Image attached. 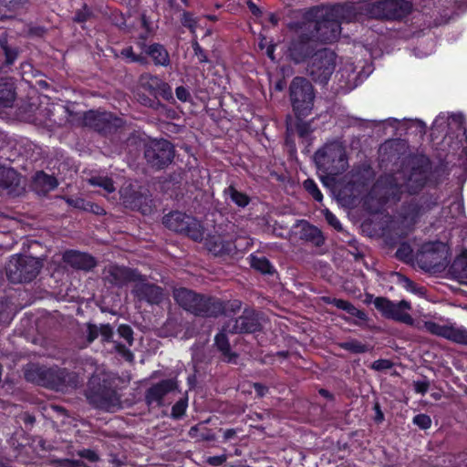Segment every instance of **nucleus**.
I'll return each instance as SVG.
<instances>
[{
	"label": "nucleus",
	"mask_w": 467,
	"mask_h": 467,
	"mask_svg": "<svg viewBox=\"0 0 467 467\" xmlns=\"http://www.w3.org/2000/svg\"><path fill=\"white\" fill-rule=\"evenodd\" d=\"M358 20L359 12L356 4L337 3L308 8L300 21L289 24V28L294 31H308L315 42L330 44L338 39L342 23Z\"/></svg>",
	"instance_id": "f257e3e1"
},
{
	"label": "nucleus",
	"mask_w": 467,
	"mask_h": 467,
	"mask_svg": "<svg viewBox=\"0 0 467 467\" xmlns=\"http://www.w3.org/2000/svg\"><path fill=\"white\" fill-rule=\"evenodd\" d=\"M24 377L27 382L55 391H67L77 389L79 384L78 374L57 365L46 366L29 363L24 368Z\"/></svg>",
	"instance_id": "f03ea898"
},
{
	"label": "nucleus",
	"mask_w": 467,
	"mask_h": 467,
	"mask_svg": "<svg viewBox=\"0 0 467 467\" xmlns=\"http://www.w3.org/2000/svg\"><path fill=\"white\" fill-rule=\"evenodd\" d=\"M117 378L110 373L94 374L90 377L86 389V398L95 409L112 411L121 407L118 392Z\"/></svg>",
	"instance_id": "7ed1b4c3"
},
{
	"label": "nucleus",
	"mask_w": 467,
	"mask_h": 467,
	"mask_svg": "<svg viewBox=\"0 0 467 467\" xmlns=\"http://www.w3.org/2000/svg\"><path fill=\"white\" fill-rule=\"evenodd\" d=\"M175 302L185 311L200 317H218L225 314L224 301L215 296L179 287L173 291Z\"/></svg>",
	"instance_id": "20e7f679"
},
{
	"label": "nucleus",
	"mask_w": 467,
	"mask_h": 467,
	"mask_svg": "<svg viewBox=\"0 0 467 467\" xmlns=\"http://www.w3.org/2000/svg\"><path fill=\"white\" fill-rule=\"evenodd\" d=\"M359 16L380 21H401L411 14L413 5L408 0H378L358 6Z\"/></svg>",
	"instance_id": "39448f33"
},
{
	"label": "nucleus",
	"mask_w": 467,
	"mask_h": 467,
	"mask_svg": "<svg viewBox=\"0 0 467 467\" xmlns=\"http://www.w3.org/2000/svg\"><path fill=\"white\" fill-rule=\"evenodd\" d=\"M403 164L408 170L403 182L405 192L410 195H416L429 182L431 170V159L424 153H410Z\"/></svg>",
	"instance_id": "423d86ee"
},
{
	"label": "nucleus",
	"mask_w": 467,
	"mask_h": 467,
	"mask_svg": "<svg viewBox=\"0 0 467 467\" xmlns=\"http://www.w3.org/2000/svg\"><path fill=\"white\" fill-rule=\"evenodd\" d=\"M316 93L306 78L295 77L289 85V100L296 119L306 118L313 110Z\"/></svg>",
	"instance_id": "0eeeda50"
},
{
	"label": "nucleus",
	"mask_w": 467,
	"mask_h": 467,
	"mask_svg": "<svg viewBox=\"0 0 467 467\" xmlns=\"http://www.w3.org/2000/svg\"><path fill=\"white\" fill-rule=\"evenodd\" d=\"M0 47L4 52L5 59L0 63V108L12 107L16 99V86L13 78L4 76L11 69V66L18 57L16 47L8 46L5 39L0 40Z\"/></svg>",
	"instance_id": "6e6552de"
},
{
	"label": "nucleus",
	"mask_w": 467,
	"mask_h": 467,
	"mask_svg": "<svg viewBox=\"0 0 467 467\" xmlns=\"http://www.w3.org/2000/svg\"><path fill=\"white\" fill-rule=\"evenodd\" d=\"M43 262L28 255H14L6 266V276L13 284L29 283L39 275Z\"/></svg>",
	"instance_id": "1a4fd4ad"
},
{
	"label": "nucleus",
	"mask_w": 467,
	"mask_h": 467,
	"mask_svg": "<svg viewBox=\"0 0 467 467\" xmlns=\"http://www.w3.org/2000/svg\"><path fill=\"white\" fill-rule=\"evenodd\" d=\"M337 55L328 48L317 50L311 57L306 72L309 78L317 84L325 86L335 71Z\"/></svg>",
	"instance_id": "9d476101"
},
{
	"label": "nucleus",
	"mask_w": 467,
	"mask_h": 467,
	"mask_svg": "<svg viewBox=\"0 0 467 467\" xmlns=\"http://www.w3.org/2000/svg\"><path fill=\"white\" fill-rule=\"evenodd\" d=\"M163 225L171 231L183 234L195 242L203 238V227L193 216L172 211L162 218Z\"/></svg>",
	"instance_id": "9b49d317"
},
{
	"label": "nucleus",
	"mask_w": 467,
	"mask_h": 467,
	"mask_svg": "<svg viewBox=\"0 0 467 467\" xmlns=\"http://www.w3.org/2000/svg\"><path fill=\"white\" fill-rule=\"evenodd\" d=\"M174 147L165 139L150 140L144 144V158L147 163L155 170H162L174 159Z\"/></svg>",
	"instance_id": "f8f14e48"
},
{
	"label": "nucleus",
	"mask_w": 467,
	"mask_h": 467,
	"mask_svg": "<svg viewBox=\"0 0 467 467\" xmlns=\"http://www.w3.org/2000/svg\"><path fill=\"white\" fill-rule=\"evenodd\" d=\"M298 36L290 41L288 47V56L296 64L305 62L308 57L311 58L316 52L315 40L308 31H296Z\"/></svg>",
	"instance_id": "ddd939ff"
},
{
	"label": "nucleus",
	"mask_w": 467,
	"mask_h": 467,
	"mask_svg": "<svg viewBox=\"0 0 467 467\" xmlns=\"http://www.w3.org/2000/svg\"><path fill=\"white\" fill-rule=\"evenodd\" d=\"M85 123L103 135L114 133L122 123L121 119L108 112L89 110L84 115Z\"/></svg>",
	"instance_id": "4468645a"
},
{
	"label": "nucleus",
	"mask_w": 467,
	"mask_h": 467,
	"mask_svg": "<svg viewBox=\"0 0 467 467\" xmlns=\"http://www.w3.org/2000/svg\"><path fill=\"white\" fill-rule=\"evenodd\" d=\"M375 192L379 193L381 202H398L405 192L403 183H400L394 174L380 176L376 184Z\"/></svg>",
	"instance_id": "2eb2a0df"
},
{
	"label": "nucleus",
	"mask_w": 467,
	"mask_h": 467,
	"mask_svg": "<svg viewBox=\"0 0 467 467\" xmlns=\"http://www.w3.org/2000/svg\"><path fill=\"white\" fill-rule=\"evenodd\" d=\"M122 202L126 208L138 211L142 214L150 213L152 211V199L147 192L133 186H129L120 191Z\"/></svg>",
	"instance_id": "dca6fc26"
},
{
	"label": "nucleus",
	"mask_w": 467,
	"mask_h": 467,
	"mask_svg": "<svg viewBox=\"0 0 467 467\" xmlns=\"http://www.w3.org/2000/svg\"><path fill=\"white\" fill-rule=\"evenodd\" d=\"M173 391L181 392L178 380L175 378L161 379L145 390L144 402L149 407H162L165 396Z\"/></svg>",
	"instance_id": "f3484780"
},
{
	"label": "nucleus",
	"mask_w": 467,
	"mask_h": 467,
	"mask_svg": "<svg viewBox=\"0 0 467 467\" xmlns=\"http://www.w3.org/2000/svg\"><path fill=\"white\" fill-rule=\"evenodd\" d=\"M450 255L449 247L446 244L436 241L428 242L421 245L419 257L420 261L428 264L430 267H437L448 263Z\"/></svg>",
	"instance_id": "a211bd4d"
},
{
	"label": "nucleus",
	"mask_w": 467,
	"mask_h": 467,
	"mask_svg": "<svg viewBox=\"0 0 467 467\" xmlns=\"http://www.w3.org/2000/svg\"><path fill=\"white\" fill-rule=\"evenodd\" d=\"M314 161L318 169L329 171L336 162L345 161L346 154L344 149L338 143L331 142L325 144L315 152Z\"/></svg>",
	"instance_id": "6ab92c4d"
},
{
	"label": "nucleus",
	"mask_w": 467,
	"mask_h": 467,
	"mask_svg": "<svg viewBox=\"0 0 467 467\" xmlns=\"http://www.w3.org/2000/svg\"><path fill=\"white\" fill-rule=\"evenodd\" d=\"M424 327L433 336L443 337L456 344L467 346V329L465 327L441 325L434 321H426Z\"/></svg>",
	"instance_id": "aec40b11"
},
{
	"label": "nucleus",
	"mask_w": 467,
	"mask_h": 467,
	"mask_svg": "<svg viewBox=\"0 0 467 467\" xmlns=\"http://www.w3.org/2000/svg\"><path fill=\"white\" fill-rule=\"evenodd\" d=\"M260 314L254 309L245 308L242 315L234 320V325L230 328L233 334H252L263 329L260 321Z\"/></svg>",
	"instance_id": "412c9836"
},
{
	"label": "nucleus",
	"mask_w": 467,
	"mask_h": 467,
	"mask_svg": "<svg viewBox=\"0 0 467 467\" xmlns=\"http://www.w3.org/2000/svg\"><path fill=\"white\" fill-rule=\"evenodd\" d=\"M131 292L140 302H146L150 305H160L164 298L163 288L146 282L144 275L142 281L136 282Z\"/></svg>",
	"instance_id": "4be33fe9"
},
{
	"label": "nucleus",
	"mask_w": 467,
	"mask_h": 467,
	"mask_svg": "<svg viewBox=\"0 0 467 467\" xmlns=\"http://www.w3.org/2000/svg\"><path fill=\"white\" fill-rule=\"evenodd\" d=\"M25 192L21 175L13 168H0V194L19 196Z\"/></svg>",
	"instance_id": "5701e85b"
},
{
	"label": "nucleus",
	"mask_w": 467,
	"mask_h": 467,
	"mask_svg": "<svg viewBox=\"0 0 467 467\" xmlns=\"http://www.w3.org/2000/svg\"><path fill=\"white\" fill-rule=\"evenodd\" d=\"M107 279L117 286H122L130 282L143 280V275L137 269L124 265H110L107 269Z\"/></svg>",
	"instance_id": "b1692460"
},
{
	"label": "nucleus",
	"mask_w": 467,
	"mask_h": 467,
	"mask_svg": "<svg viewBox=\"0 0 467 467\" xmlns=\"http://www.w3.org/2000/svg\"><path fill=\"white\" fill-rule=\"evenodd\" d=\"M62 261L76 270L89 272L97 265V259L90 254L75 249H67L62 254Z\"/></svg>",
	"instance_id": "393cba45"
},
{
	"label": "nucleus",
	"mask_w": 467,
	"mask_h": 467,
	"mask_svg": "<svg viewBox=\"0 0 467 467\" xmlns=\"http://www.w3.org/2000/svg\"><path fill=\"white\" fill-rule=\"evenodd\" d=\"M207 250L215 256H233L236 254L235 242L223 234H210L205 239Z\"/></svg>",
	"instance_id": "a878e982"
},
{
	"label": "nucleus",
	"mask_w": 467,
	"mask_h": 467,
	"mask_svg": "<svg viewBox=\"0 0 467 467\" xmlns=\"http://www.w3.org/2000/svg\"><path fill=\"white\" fill-rule=\"evenodd\" d=\"M404 152V145L400 140H389L385 141L379 150L381 165H397Z\"/></svg>",
	"instance_id": "bb28decb"
},
{
	"label": "nucleus",
	"mask_w": 467,
	"mask_h": 467,
	"mask_svg": "<svg viewBox=\"0 0 467 467\" xmlns=\"http://www.w3.org/2000/svg\"><path fill=\"white\" fill-rule=\"evenodd\" d=\"M146 57H150L155 67H171V61L168 49L164 45L154 42L142 52Z\"/></svg>",
	"instance_id": "cd10ccee"
},
{
	"label": "nucleus",
	"mask_w": 467,
	"mask_h": 467,
	"mask_svg": "<svg viewBox=\"0 0 467 467\" xmlns=\"http://www.w3.org/2000/svg\"><path fill=\"white\" fill-rule=\"evenodd\" d=\"M320 300L327 305H333L338 309H342L346 311L348 315L357 317L362 322H366L368 320V315L364 310H360L357 308L351 302L331 297L329 296H323L320 297Z\"/></svg>",
	"instance_id": "c85d7f7f"
},
{
	"label": "nucleus",
	"mask_w": 467,
	"mask_h": 467,
	"mask_svg": "<svg viewBox=\"0 0 467 467\" xmlns=\"http://www.w3.org/2000/svg\"><path fill=\"white\" fill-rule=\"evenodd\" d=\"M58 185L57 178L43 171H36L32 182L33 189L41 194H46L55 190Z\"/></svg>",
	"instance_id": "c756f323"
},
{
	"label": "nucleus",
	"mask_w": 467,
	"mask_h": 467,
	"mask_svg": "<svg viewBox=\"0 0 467 467\" xmlns=\"http://www.w3.org/2000/svg\"><path fill=\"white\" fill-rule=\"evenodd\" d=\"M214 345L222 354L223 361L236 364L237 353L232 351L227 335L221 331L214 337Z\"/></svg>",
	"instance_id": "7c9ffc66"
},
{
	"label": "nucleus",
	"mask_w": 467,
	"mask_h": 467,
	"mask_svg": "<svg viewBox=\"0 0 467 467\" xmlns=\"http://www.w3.org/2000/svg\"><path fill=\"white\" fill-rule=\"evenodd\" d=\"M300 238L314 244L316 246H321L325 244V236L322 231L307 221H302Z\"/></svg>",
	"instance_id": "2f4dec72"
},
{
	"label": "nucleus",
	"mask_w": 467,
	"mask_h": 467,
	"mask_svg": "<svg viewBox=\"0 0 467 467\" xmlns=\"http://www.w3.org/2000/svg\"><path fill=\"white\" fill-rule=\"evenodd\" d=\"M411 308L410 303L407 300H400L396 303L393 306V310L390 312L387 319H391L397 322H400L406 325H412L413 318L405 310Z\"/></svg>",
	"instance_id": "473e14b6"
},
{
	"label": "nucleus",
	"mask_w": 467,
	"mask_h": 467,
	"mask_svg": "<svg viewBox=\"0 0 467 467\" xmlns=\"http://www.w3.org/2000/svg\"><path fill=\"white\" fill-rule=\"evenodd\" d=\"M449 272L459 283L460 280L467 279V249H463L457 255L449 267Z\"/></svg>",
	"instance_id": "72a5a7b5"
},
{
	"label": "nucleus",
	"mask_w": 467,
	"mask_h": 467,
	"mask_svg": "<svg viewBox=\"0 0 467 467\" xmlns=\"http://www.w3.org/2000/svg\"><path fill=\"white\" fill-rule=\"evenodd\" d=\"M223 196L229 198L239 208H245L251 202L250 196L238 191L234 184H230L223 190Z\"/></svg>",
	"instance_id": "f704fd0d"
},
{
	"label": "nucleus",
	"mask_w": 467,
	"mask_h": 467,
	"mask_svg": "<svg viewBox=\"0 0 467 467\" xmlns=\"http://www.w3.org/2000/svg\"><path fill=\"white\" fill-rule=\"evenodd\" d=\"M423 214L424 213L422 212L416 199L405 202L401 206L402 217L410 223H417L420 217L422 216Z\"/></svg>",
	"instance_id": "c9c22d12"
},
{
	"label": "nucleus",
	"mask_w": 467,
	"mask_h": 467,
	"mask_svg": "<svg viewBox=\"0 0 467 467\" xmlns=\"http://www.w3.org/2000/svg\"><path fill=\"white\" fill-rule=\"evenodd\" d=\"M250 265L253 269L263 275H273L275 273V266L265 256L250 255Z\"/></svg>",
	"instance_id": "e433bc0d"
},
{
	"label": "nucleus",
	"mask_w": 467,
	"mask_h": 467,
	"mask_svg": "<svg viewBox=\"0 0 467 467\" xmlns=\"http://www.w3.org/2000/svg\"><path fill=\"white\" fill-rule=\"evenodd\" d=\"M188 393L185 392L184 396L172 405L170 415L171 419L180 420L185 416L188 408Z\"/></svg>",
	"instance_id": "4c0bfd02"
},
{
	"label": "nucleus",
	"mask_w": 467,
	"mask_h": 467,
	"mask_svg": "<svg viewBox=\"0 0 467 467\" xmlns=\"http://www.w3.org/2000/svg\"><path fill=\"white\" fill-rule=\"evenodd\" d=\"M337 346L344 350L352 354H363L368 351V345L362 343L358 339H350L348 341L339 342Z\"/></svg>",
	"instance_id": "58836bf2"
},
{
	"label": "nucleus",
	"mask_w": 467,
	"mask_h": 467,
	"mask_svg": "<svg viewBox=\"0 0 467 467\" xmlns=\"http://www.w3.org/2000/svg\"><path fill=\"white\" fill-rule=\"evenodd\" d=\"M424 213L435 208L439 203V196L436 193H423L416 199Z\"/></svg>",
	"instance_id": "ea45409f"
},
{
	"label": "nucleus",
	"mask_w": 467,
	"mask_h": 467,
	"mask_svg": "<svg viewBox=\"0 0 467 467\" xmlns=\"http://www.w3.org/2000/svg\"><path fill=\"white\" fill-rule=\"evenodd\" d=\"M120 57L128 63H138L140 65L148 64L147 57L142 53L136 54L131 46L122 48L120 51Z\"/></svg>",
	"instance_id": "a19ab883"
},
{
	"label": "nucleus",
	"mask_w": 467,
	"mask_h": 467,
	"mask_svg": "<svg viewBox=\"0 0 467 467\" xmlns=\"http://www.w3.org/2000/svg\"><path fill=\"white\" fill-rule=\"evenodd\" d=\"M373 304L375 308L380 312L381 316L388 318L396 303L388 297L378 296L374 299Z\"/></svg>",
	"instance_id": "79ce46f5"
},
{
	"label": "nucleus",
	"mask_w": 467,
	"mask_h": 467,
	"mask_svg": "<svg viewBox=\"0 0 467 467\" xmlns=\"http://www.w3.org/2000/svg\"><path fill=\"white\" fill-rule=\"evenodd\" d=\"M395 257L403 263H410L413 261V249L407 242H402L399 245Z\"/></svg>",
	"instance_id": "37998d69"
},
{
	"label": "nucleus",
	"mask_w": 467,
	"mask_h": 467,
	"mask_svg": "<svg viewBox=\"0 0 467 467\" xmlns=\"http://www.w3.org/2000/svg\"><path fill=\"white\" fill-rule=\"evenodd\" d=\"M451 122L456 125L457 134L456 138L460 142L467 140V131L464 125V119L462 115L454 114L451 117Z\"/></svg>",
	"instance_id": "c03bdc74"
},
{
	"label": "nucleus",
	"mask_w": 467,
	"mask_h": 467,
	"mask_svg": "<svg viewBox=\"0 0 467 467\" xmlns=\"http://www.w3.org/2000/svg\"><path fill=\"white\" fill-rule=\"evenodd\" d=\"M142 26L146 28V31L140 33L136 37H134V44L141 53L149 47L147 41L150 37V26L145 18L142 20Z\"/></svg>",
	"instance_id": "a18cd8bd"
},
{
	"label": "nucleus",
	"mask_w": 467,
	"mask_h": 467,
	"mask_svg": "<svg viewBox=\"0 0 467 467\" xmlns=\"http://www.w3.org/2000/svg\"><path fill=\"white\" fill-rule=\"evenodd\" d=\"M304 189L313 197L317 202H322L323 194L319 190L317 184L313 179H306L303 182Z\"/></svg>",
	"instance_id": "49530a36"
},
{
	"label": "nucleus",
	"mask_w": 467,
	"mask_h": 467,
	"mask_svg": "<svg viewBox=\"0 0 467 467\" xmlns=\"http://www.w3.org/2000/svg\"><path fill=\"white\" fill-rule=\"evenodd\" d=\"M305 118L296 119L295 130L299 138L306 139L313 131L310 122L305 121Z\"/></svg>",
	"instance_id": "de8ad7c7"
},
{
	"label": "nucleus",
	"mask_w": 467,
	"mask_h": 467,
	"mask_svg": "<svg viewBox=\"0 0 467 467\" xmlns=\"http://www.w3.org/2000/svg\"><path fill=\"white\" fill-rule=\"evenodd\" d=\"M92 16V10L88 6L87 4H84L82 8L75 11L72 20L75 23L82 24L88 21Z\"/></svg>",
	"instance_id": "09e8293b"
},
{
	"label": "nucleus",
	"mask_w": 467,
	"mask_h": 467,
	"mask_svg": "<svg viewBox=\"0 0 467 467\" xmlns=\"http://www.w3.org/2000/svg\"><path fill=\"white\" fill-rule=\"evenodd\" d=\"M192 47L194 53V56L197 57L199 64H206L210 63V59L208 57L207 51L202 47V46L198 43L197 40H193L192 42Z\"/></svg>",
	"instance_id": "8fccbe9b"
},
{
	"label": "nucleus",
	"mask_w": 467,
	"mask_h": 467,
	"mask_svg": "<svg viewBox=\"0 0 467 467\" xmlns=\"http://www.w3.org/2000/svg\"><path fill=\"white\" fill-rule=\"evenodd\" d=\"M412 422L420 430H428L431 426V419L428 414L420 413L413 417Z\"/></svg>",
	"instance_id": "3c124183"
},
{
	"label": "nucleus",
	"mask_w": 467,
	"mask_h": 467,
	"mask_svg": "<svg viewBox=\"0 0 467 467\" xmlns=\"http://www.w3.org/2000/svg\"><path fill=\"white\" fill-rule=\"evenodd\" d=\"M182 24L184 27H187L191 32L194 33L198 21L191 12L184 11L182 16Z\"/></svg>",
	"instance_id": "603ef678"
},
{
	"label": "nucleus",
	"mask_w": 467,
	"mask_h": 467,
	"mask_svg": "<svg viewBox=\"0 0 467 467\" xmlns=\"http://www.w3.org/2000/svg\"><path fill=\"white\" fill-rule=\"evenodd\" d=\"M118 334L122 337L129 345L133 343V330L130 325L121 324L118 327Z\"/></svg>",
	"instance_id": "864d4df0"
},
{
	"label": "nucleus",
	"mask_w": 467,
	"mask_h": 467,
	"mask_svg": "<svg viewBox=\"0 0 467 467\" xmlns=\"http://www.w3.org/2000/svg\"><path fill=\"white\" fill-rule=\"evenodd\" d=\"M423 380L413 381V389L416 393L425 395L430 388V381L426 377H423Z\"/></svg>",
	"instance_id": "5fc2aeb1"
},
{
	"label": "nucleus",
	"mask_w": 467,
	"mask_h": 467,
	"mask_svg": "<svg viewBox=\"0 0 467 467\" xmlns=\"http://www.w3.org/2000/svg\"><path fill=\"white\" fill-rule=\"evenodd\" d=\"M399 283L409 292L415 293L417 291V285L408 276L398 274Z\"/></svg>",
	"instance_id": "6e6d98bb"
},
{
	"label": "nucleus",
	"mask_w": 467,
	"mask_h": 467,
	"mask_svg": "<svg viewBox=\"0 0 467 467\" xmlns=\"http://www.w3.org/2000/svg\"><path fill=\"white\" fill-rule=\"evenodd\" d=\"M325 219L327 222V223L329 225H331L335 230H337V231H341L342 230V224H341L340 221L328 209L326 210Z\"/></svg>",
	"instance_id": "4d7b16f0"
},
{
	"label": "nucleus",
	"mask_w": 467,
	"mask_h": 467,
	"mask_svg": "<svg viewBox=\"0 0 467 467\" xmlns=\"http://www.w3.org/2000/svg\"><path fill=\"white\" fill-rule=\"evenodd\" d=\"M99 334L103 342H110L113 337V328L109 324H102L99 327Z\"/></svg>",
	"instance_id": "13d9d810"
},
{
	"label": "nucleus",
	"mask_w": 467,
	"mask_h": 467,
	"mask_svg": "<svg viewBox=\"0 0 467 467\" xmlns=\"http://www.w3.org/2000/svg\"><path fill=\"white\" fill-rule=\"evenodd\" d=\"M175 95L182 102H188L191 100V93L189 89L183 86H179L175 88Z\"/></svg>",
	"instance_id": "bf43d9fd"
},
{
	"label": "nucleus",
	"mask_w": 467,
	"mask_h": 467,
	"mask_svg": "<svg viewBox=\"0 0 467 467\" xmlns=\"http://www.w3.org/2000/svg\"><path fill=\"white\" fill-rule=\"evenodd\" d=\"M393 366V363L389 359H384L380 358L378 360H375L372 364V368L377 371L386 370L391 368Z\"/></svg>",
	"instance_id": "052dcab7"
},
{
	"label": "nucleus",
	"mask_w": 467,
	"mask_h": 467,
	"mask_svg": "<svg viewBox=\"0 0 467 467\" xmlns=\"http://www.w3.org/2000/svg\"><path fill=\"white\" fill-rule=\"evenodd\" d=\"M86 212H89L97 215H103L106 213V211L101 205L90 201L87 202Z\"/></svg>",
	"instance_id": "680f3d73"
},
{
	"label": "nucleus",
	"mask_w": 467,
	"mask_h": 467,
	"mask_svg": "<svg viewBox=\"0 0 467 467\" xmlns=\"http://www.w3.org/2000/svg\"><path fill=\"white\" fill-rule=\"evenodd\" d=\"M67 203L69 205V206H72L74 208H77V209H80V210H83V211H86V204H87V200L83 199V198H67L66 200Z\"/></svg>",
	"instance_id": "e2e57ef3"
},
{
	"label": "nucleus",
	"mask_w": 467,
	"mask_h": 467,
	"mask_svg": "<svg viewBox=\"0 0 467 467\" xmlns=\"http://www.w3.org/2000/svg\"><path fill=\"white\" fill-rule=\"evenodd\" d=\"M99 334V327H98L96 325L88 324V335H87V340L91 343L96 338H98Z\"/></svg>",
	"instance_id": "0e129e2a"
},
{
	"label": "nucleus",
	"mask_w": 467,
	"mask_h": 467,
	"mask_svg": "<svg viewBox=\"0 0 467 467\" xmlns=\"http://www.w3.org/2000/svg\"><path fill=\"white\" fill-rule=\"evenodd\" d=\"M152 79L160 81V88L161 90V95L165 99H169L170 98H171V88L168 83L161 81L157 77H153Z\"/></svg>",
	"instance_id": "69168bd1"
},
{
	"label": "nucleus",
	"mask_w": 467,
	"mask_h": 467,
	"mask_svg": "<svg viewBox=\"0 0 467 467\" xmlns=\"http://www.w3.org/2000/svg\"><path fill=\"white\" fill-rule=\"evenodd\" d=\"M253 388L255 391L256 396L259 398L265 397L269 391V388L266 385L260 382L254 383Z\"/></svg>",
	"instance_id": "338daca9"
},
{
	"label": "nucleus",
	"mask_w": 467,
	"mask_h": 467,
	"mask_svg": "<svg viewBox=\"0 0 467 467\" xmlns=\"http://www.w3.org/2000/svg\"><path fill=\"white\" fill-rule=\"evenodd\" d=\"M450 209L455 213L454 216L464 214V204L462 201H454L451 203Z\"/></svg>",
	"instance_id": "774afa93"
}]
</instances>
